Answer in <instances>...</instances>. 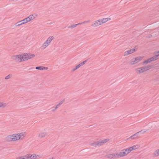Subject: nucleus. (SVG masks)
<instances>
[{"instance_id": "nucleus-30", "label": "nucleus", "mask_w": 159, "mask_h": 159, "mask_svg": "<svg viewBox=\"0 0 159 159\" xmlns=\"http://www.w3.org/2000/svg\"><path fill=\"white\" fill-rule=\"evenodd\" d=\"M86 62V61H84L82 62L80 64V66H83L85 64Z\"/></svg>"}, {"instance_id": "nucleus-18", "label": "nucleus", "mask_w": 159, "mask_h": 159, "mask_svg": "<svg viewBox=\"0 0 159 159\" xmlns=\"http://www.w3.org/2000/svg\"><path fill=\"white\" fill-rule=\"evenodd\" d=\"M152 155L154 157L159 156V148L155 150L153 152Z\"/></svg>"}, {"instance_id": "nucleus-19", "label": "nucleus", "mask_w": 159, "mask_h": 159, "mask_svg": "<svg viewBox=\"0 0 159 159\" xmlns=\"http://www.w3.org/2000/svg\"><path fill=\"white\" fill-rule=\"evenodd\" d=\"M47 134L46 133L41 132L39 134V137L40 138H43L46 136Z\"/></svg>"}, {"instance_id": "nucleus-24", "label": "nucleus", "mask_w": 159, "mask_h": 159, "mask_svg": "<svg viewBox=\"0 0 159 159\" xmlns=\"http://www.w3.org/2000/svg\"><path fill=\"white\" fill-rule=\"evenodd\" d=\"M23 159H30L29 154H27L24 156H22Z\"/></svg>"}, {"instance_id": "nucleus-20", "label": "nucleus", "mask_w": 159, "mask_h": 159, "mask_svg": "<svg viewBox=\"0 0 159 159\" xmlns=\"http://www.w3.org/2000/svg\"><path fill=\"white\" fill-rule=\"evenodd\" d=\"M107 157L110 159L115 158L114 154V153L108 154L107 155Z\"/></svg>"}, {"instance_id": "nucleus-22", "label": "nucleus", "mask_w": 159, "mask_h": 159, "mask_svg": "<svg viewBox=\"0 0 159 159\" xmlns=\"http://www.w3.org/2000/svg\"><path fill=\"white\" fill-rule=\"evenodd\" d=\"M136 60V61L137 62H138L141 61L143 58V57H139L135 58Z\"/></svg>"}, {"instance_id": "nucleus-21", "label": "nucleus", "mask_w": 159, "mask_h": 159, "mask_svg": "<svg viewBox=\"0 0 159 159\" xmlns=\"http://www.w3.org/2000/svg\"><path fill=\"white\" fill-rule=\"evenodd\" d=\"M137 63L135 58L132 59L130 61V63L131 64H134Z\"/></svg>"}, {"instance_id": "nucleus-13", "label": "nucleus", "mask_w": 159, "mask_h": 159, "mask_svg": "<svg viewBox=\"0 0 159 159\" xmlns=\"http://www.w3.org/2000/svg\"><path fill=\"white\" fill-rule=\"evenodd\" d=\"M109 141L108 139H105L101 141H98L96 143V144L98 145H101Z\"/></svg>"}, {"instance_id": "nucleus-6", "label": "nucleus", "mask_w": 159, "mask_h": 159, "mask_svg": "<svg viewBox=\"0 0 159 159\" xmlns=\"http://www.w3.org/2000/svg\"><path fill=\"white\" fill-rule=\"evenodd\" d=\"M156 60V58L155 57H152L149 59H148L144 61L142 63L143 65H146L148 63L151 62L152 61H155Z\"/></svg>"}, {"instance_id": "nucleus-23", "label": "nucleus", "mask_w": 159, "mask_h": 159, "mask_svg": "<svg viewBox=\"0 0 159 159\" xmlns=\"http://www.w3.org/2000/svg\"><path fill=\"white\" fill-rule=\"evenodd\" d=\"M159 56V51L157 52L156 53V54L155 56L153 57H155L156 58V60L158 59V57Z\"/></svg>"}, {"instance_id": "nucleus-28", "label": "nucleus", "mask_w": 159, "mask_h": 159, "mask_svg": "<svg viewBox=\"0 0 159 159\" xmlns=\"http://www.w3.org/2000/svg\"><path fill=\"white\" fill-rule=\"evenodd\" d=\"M42 66H37L36 67L37 70H42Z\"/></svg>"}, {"instance_id": "nucleus-9", "label": "nucleus", "mask_w": 159, "mask_h": 159, "mask_svg": "<svg viewBox=\"0 0 159 159\" xmlns=\"http://www.w3.org/2000/svg\"><path fill=\"white\" fill-rule=\"evenodd\" d=\"M121 152L123 157L127 155L130 152L128 148L122 150Z\"/></svg>"}, {"instance_id": "nucleus-32", "label": "nucleus", "mask_w": 159, "mask_h": 159, "mask_svg": "<svg viewBox=\"0 0 159 159\" xmlns=\"http://www.w3.org/2000/svg\"><path fill=\"white\" fill-rule=\"evenodd\" d=\"M16 159H23L22 156L20 157H17Z\"/></svg>"}, {"instance_id": "nucleus-27", "label": "nucleus", "mask_w": 159, "mask_h": 159, "mask_svg": "<svg viewBox=\"0 0 159 159\" xmlns=\"http://www.w3.org/2000/svg\"><path fill=\"white\" fill-rule=\"evenodd\" d=\"M48 69V67H43L42 66V70H47Z\"/></svg>"}, {"instance_id": "nucleus-14", "label": "nucleus", "mask_w": 159, "mask_h": 159, "mask_svg": "<svg viewBox=\"0 0 159 159\" xmlns=\"http://www.w3.org/2000/svg\"><path fill=\"white\" fill-rule=\"evenodd\" d=\"M111 18L109 17L103 18L102 19H101L100 20L102 22V24H103L104 23H106L107 22L110 20H111Z\"/></svg>"}, {"instance_id": "nucleus-1", "label": "nucleus", "mask_w": 159, "mask_h": 159, "mask_svg": "<svg viewBox=\"0 0 159 159\" xmlns=\"http://www.w3.org/2000/svg\"><path fill=\"white\" fill-rule=\"evenodd\" d=\"M26 134L25 132H21L18 133H14L7 136L6 140L8 142L18 141L23 139Z\"/></svg>"}, {"instance_id": "nucleus-2", "label": "nucleus", "mask_w": 159, "mask_h": 159, "mask_svg": "<svg viewBox=\"0 0 159 159\" xmlns=\"http://www.w3.org/2000/svg\"><path fill=\"white\" fill-rule=\"evenodd\" d=\"M20 54L22 62L30 59L35 57L34 54L29 53H24Z\"/></svg>"}, {"instance_id": "nucleus-16", "label": "nucleus", "mask_w": 159, "mask_h": 159, "mask_svg": "<svg viewBox=\"0 0 159 159\" xmlns=\"http://www.w3.org/2000/svg\"><path fill=\"white\" fill-rule=\"evenodd\" d=\"M49 44L45 41L41 46L40 48L42 50L46 48L49 46Z\"/></svg>"}, {"instance_id": "nucleus-10", "label": "nucleus", "mask_w": 159, "mask_h": 159, "mask_svg": "<svg viewBox=\"0 0 159 159\" xmlns=\"http://www.w3.org/2000/svg\"><path fill=\"white\" fill-rule=\"evenodd\" d=\"M54 37L53 36L51 35L49 36L45 41L49 44H50L52 41L54 39Z\"/></svg>"}, {"instance_id": "nucleus-12", "label": "nucleus", "mask_w": 159, "mask_h": 159, "mask_svg": "<svg viewBox=\"0 0 159 159\" xmlns=\"http://www.w3.org/2000/svg\"><path fill=\"white\" fill-rule=\"evenodd\" d=\"M139 148V146L138 145H134L128 148L129 151L130 152H131L134 150L136 149H137Z\"/></svg>"}, {"instance_id": "nucleus-5", "label": "nucleus", "mask_w": 159, "mask_h": 159, "mask_svg": "<svg viewBox=\"0 0 159 159\" xmlns=\"http://www.w3.org/2000/svg\"><path fill=\"white\" fill-rule=\"evenodd\" d=\"M137 50L136 47H134L132 49L128 50L125 52L123 53V56H127L131 54Z\"/></svg>"}, {"instance_id": "nucleus-25", "label": "nucleus", "mask_w": 159, "mask_h": 159, "mask_svg": "<svg viewBox=\"0 0 159 159\" xmlns=\"http://www.w3.org/2000/svg\"><path fill=\"white\" fill-rule=\"evenodd\" d=\"M25 23H27L31 21L28 17L24 19Z\"/></svg>"}, {"instance_id": "nucleus-29", "label": "nucleus", "mask_w": 159, "mask_h": 159, "mask_svg": "<svg viewBox=\"0 0 159 159\" xmlns=\"http://www.w3.org/2000/svg\"><path fill=\"white\" fill-rule=\"evenodd\" d=\"M80 66H80V64H79V65H77L76 66V67L75 68V69H74V70H76V69H78V68H80Z\"/></svg>"}, {"instance_id": "nucleus-11", "label": "nucleus", "mask_w": 159, "mask_h": 159, "mask_svg": "<svg viewBox=\"0 0 159 159\" xmlns=\"http://www.w3.org/2000/svg\"><path fill=\"white\" fill-rule=\"evenodd\" d=\"M26 24L24 19L17 22L15 24L16 26H19Z\"/></svg>"}, {"instance_id": "nucleus-17", "label": "nucleus", "mask_w": 159, "mask_h": 159, "mask_svg": "<svg viewBox=\"0 0 159 159\" xmlns=\"http://www.w3.org/2000/svg\"><path fill=\"white\" fill-rule=\"evenodd\" d=\"M114 154L115 158L123 157L121 152H119L114 153Z\"/></svg>"}, {"instance_id": "nucleus-8", "label": "nucleus", "mask_w": 159, "mask_h": 159, "mask_svg": "<svg viewBox=\"0 0 159 159\" xmlns=\"http://www.w3.org/2000/svg\"><path fill=\"white\" fill-rule=\"evenodd\" d=\"M102 24L100 19H99L94 21L92 24V26L94 27H97Z\"/></svg>"}, {"instance_id": "nucleus-4", "label": "nucleus", "mask_w": 159, "mask_h": 159, "mask_svg": "<svg viewBox=\"0 0 159 159\" xmlns=\"http://www.w3.org/2000/svg\"><path fill=\"white\" fill-rule=\"evenodd\" d=\"M11 59L12 60L16 62H22L20 54L12 56L11 57Z\"/></svg>"}, {"instance_id": "nucleus-7", "label": "nucleus", "mask_w": 159, "mask_h": 159, "mask_svg": "<svg viewBox=\"0 0 159 159\" xmlns=\"http://www.w3.org/2000/svg\"><path fill=\"white\" fill-rule=\"evenodd\" d=\"M29 155L30 159H38L41 157L40 155L34 153L29 154Z\"/></svg>"}, {"instance_id": "nucleus-26", "label": "nucleus", "mask_w": 159, "mask_h": 159, "mask_svg": "<svg viewBox=\"0 0 159 159\" xmlns=\"http://www.w3.org/2000/svg\"><path fill=\"white\" fill-rule=\"evenodd\" d=\"M6 106L5 103L0 102V107H4Z\"/></svg>"}, {"instance_id": "nucleus-31", "label": "nucleus", "mask_w": 159, "mask_h": 159, "mask_svg": "<svg viewBox=\"0 0 159 159\" xmlns=\"http://www.w3.org/2000/svg\"><path fill=\"white\" fill-rule=\"evenodd\" d=\"M11 77V76L10 75H8L7 76H6L5 77V79H9V78H10Z\"/></svg>"}, {"instance_id": "nucleus-3", "label": "nucleus", "mask_w": 159, "mask_h": 159, "mask_svg": "<svg viewBox=\"0 0 159 159\" xmlns=\"http://www.w3.org/2000/svg\"><path fill=\"white\" fill-rule=\"evenodd\" d=\"M151 67V66L150 65L139 67L135 69V71L137 74H141L149 70Z\"/></svg>"}, {"instance_id": "nucleus-15", "label": "nucleus", "mask_w": 159, "mask_h": 159, "mask_svg": "<svg viewBox=\"0 0 159 159\" xmlns=\"http://www.w3.org/2000/svg\"><path fill=\"white\" fill-rule=\"evenodd\" d=\"M37 17V15L35 13H33L29 15L28 17L31 21L35 19Z\"/></svg>"}]
</instances>
